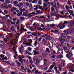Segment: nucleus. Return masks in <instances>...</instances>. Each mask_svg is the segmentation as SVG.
Wrapping results in <instances>:
<instances>
[{"mask_svg":"<svg viewBox=\"0 0 74 74\" xmlns=\"http://www.w3.org/2000/svg\"><path fill=\"white\" fill-rule=\"evenodd\" d=\"M19 10L21 12H23V11H25L26 10L25 8H23L22 9V8H20Z\"/></svg>","mask_w":74,"mask_h":74,"instance_id":"10","label":"nucleus"},{"mask_svg":"<svg viewBox=\"0 0 74 74\" xmlns=\"http://www.w3.org/2000/svg\"><path fill=\"white\" fill-rule=\"evenodd\" d=\"M2 59H3V60H7V57H5L4 58H2Z\"/></svg>","mask_w":74,"mask_h":74,"instance_id":"32","label":"nucleus"},{"mask_svg":"<svg viewBox=\"0 0 74 74\" xmlns=\"http://www.w3.org/2000/svg\"><path fill=\"white\" fill-rule=\"evenodd\" d=\"M53 68V65H51L49 68V69L50 70H51Z\"/></svg>","mask_w":74,"mask_h":74,"instance_id":"37","label":"nucleus"},{"mask_svg":"<svg viewBox=\"0 0 74 74\" xmlns=\"http://www.w3.org/2000/svg\"><path fill=\"white\" fill-rule=\"evenodd\" d=\"M26 5L28 7L29 6V3H26Z\"/></svg>","mask_w":74,"mask_h":74,"instance_id":"58","label":"nucleus"},{"mask_svg":"<svg viewBox=\"0 0 74 74\" xmlns=\"http://www.w3.org/2000/svg\"><path fill=\"white\" fill-rule=\"evenodd\" d=\"M69 54L71 56H73V53H70Z\"/></svg>","mask_w":74,"mask_h":74,"instance_id":"55","label":"nucleus"},{"mask_svg":"<svg viewBox=\"0 0 74 74\" xmlns=\"http://www.w3.org/2000/svg\"><path fill=\"white\" fill-rule=\"evenodd\" d=\"M10 14H8L5 17H4V18L5 19H7L8 18L9 16H10Z\"/></svg>","mask_w":74,"mask_h":74,"instance_id":"31","label":"nucleus"},{"mask_svg":"<svg viewBox=\"0 0 74 74\" xmlns=\"http://www.w3.org/2000/svg\"><path fill=\"white\" fill-rule=\"evenodd\" d=\"M58 58L59 59H62V58H63V57L62 56L59 55L58 56Z\"/></svg>","mask_w":74,"mask_h":74,"instance_id":"23","label":"nucleus"},{"mask_svg":"<svg viewBox=\"0 0 74 74\" xmlns=\"http://www.w3.org/2000/svg\"><path fill=\"white\" fill-rule=\"evenodd\" d=\"M74 13V12H73V10H71L70 13H69L70 15H72V16H74V14H73Z\"/></svg>","mask_w":74,"mask_h":74,"instance_id":"12","label":"nucleus"},{"mask_svg":"<svg viewBox=\"0 0 74 74\" xmlns=\"http://www.w3.org/2000/svg\"><path fill=\"white\" fill-rule=\"evenodd\" d=\"M15 46H14L12 49L13 51H15Z\"/></svg>","mask_w":74,"mask_h":74,"instance_id":"54","label":"nucleus"},{"mask_svg":"<svg viewBox=\"0 0 74 74\" xmlns=\"http://www.w3.org/2000/svg\"><path fill=\"white\" fill-rule=\"evenodd\" d=\"M51 13H52V12H53L54 11V8H53V7L51 8Z\"/></svg>","mask_w":74,"mask_h":74,"instance_id":"44","label":"nucleus"},{"mask_svg":"<svg viewBox=\"0 0 74 74\" xmlns=\"http://www.w3.org/2000/svg\"><path fill=\"white\" fill-rule=\"evenodd\" d=\"M66 56L68 58L70 59V55H69V54H67Z\"/></svg>","mask_w":74,"mask_h":74,"instance_id":"47","label":"nucleus"},{"mask_svg":"<svg viewBox=\"0 0 74 74\" xmlns=\"http://www.w3.org/2000/svg\"><path fill=\"white\" fill-rule=\"evenodd\" d=\"M27 49L29 50V51H30V52H31V51L32 50V48L28 47L27 48Z\"/></svg>","mask_w":74,"mask_h":74,"instance_id":"43","label":"nucleus"},{"mask_svg":"<svg viewBox=\"0 0 74 74\" xmlns=\"http://www.w3.org/2000/svg\"><path fill=\"white\" fill-rule=\"evenodd\" d=\"M62 25H63V24H62V22H61L58 24V26H57V27H60V26H61Z\"/></svg>","mask_w":74,"mask_h":74,"instance_id":"16","label":"nucleus"},{"mask_svg":"<svg viewBox=\"0 0 74 74\" xmlns=\"http://www.w3.org/2000/svg\"><path fill=\"white\" fill-rule=\"evenodd\" d=\"M5 2L7 3V4H10V1L8 0H6Z\"/></svg>","mask_w":74,"mask_h":74,"instance_id":"21","label":"nucleus"},{"mask_svg":"<svg viewBox=\"0 0 74 74\" xmlns=\"http://www.w3.org/2000/svg\"><path fill=\"white\" fill-rule=\"evenodd\" d=\"M60 17L61 18H63V17L62 16L59 15V14H58L57 16H56L57 18H58V17Z\"/></svg>","mask_w":74,"mask_h":74,"instance_id":"26","label":"nucleus"},{"mask_svg":"<svg viewBox=\"0 0 74 74\" xmlns=\"http://www.w3.org/2000/svg\"><path fill=\"white\" fill-rule=\"evenodd\" d=\"M19 4L21 6H22L23 5V3H20Z\"/></svg>","mask_w":74,"mask_h":74,"instance_id":"59","label":"nucleus"},{"mask_svg":"<svg viewBox=\"0 0 74 74\" xmlns=\"http://www.w3.org/2000/svg\"><path fill=\"white\" fill-rule=\"evenodd\" d=\"M36 64H39V61L37 60L36 61Z\"/></svg>","mask_w":74,"mask_h":74,"instance_id":"57","label":"nucleus"},{"mask_svg":"<svg viewBox=\"0 0 74 74\" xmlns=\"http://www.w3.org/2000/svg\"><path fill=\"white\" fill-rule=\"evenodd\" d=\"M38 44V42L37 41H36L35 42L34 44V46H36L37 45V44Z\"/></svg>","mask_w":74,"mask_h":74,"instance_id":"38","label":"nucleus"},{"mask_svg":"<svg viewBox=\"0 0 74 74\" xmlns=\"http://www.w3.org/2000/svg\"><path fill=\"white\" fill-rule=\"evenodd\" d=\"M51 13H52V15H54V16H56H56H57V15H56V14H55V13H53V12H52Z\"/></svg>","mask_w":74,"mask_h":74,"instance_id":"45","label":"nucleus"},{"mask_svg":"<svg viewBox=\"0 0 74 74\" xmlns=\"http://www.w3.org/2000/svg\"><path fill=\"white\" fill-rule=\"evenodd\" d=\"M57 4H56V5H54L53 6V7L59 8V4L58 2H57Z\"/></svg>","mask_w":74,"mask_h":74,"instance_id":"5","label":"nucleus"},{"mask_svg":"<svg viewBox=\"0 0 74 74\" xmlns=\"http://www.w3.org/2000/svg\"><path fill=\"white\" fill-rule=\"evenodd\" d=\"M32 14H36V13L34 12H33L32 13H29L30 16L32 17L33 16V15H32Z\"/></svg>","mask_w":74,"mask_h":74,"instance_id":"9","label":"nucleus"},{"mask_svg":"<svg viewBox=\"0 0 74 74\" xmlns=\"http://www.w3.org/2000/svg\"><path fill=\"white\" fill-rule=\"evenodd\" d=\"M63 49L65 51H67L68 49L66 47H63Z\"/></svg>","mask_w":74,"mask_h":74,"instance_id":"41","label":"nucleus"},{"mask_svg":"<svg viewBox=\"0 0 74 74\" xmlns=\"http://www.w3.org/2000/svg\"><path fill=\"white\" fill-rule=\"evenodd\" d=\"M10 29L13 32H15V28L14 27L13 25H12V27L10 28Z\"/></svg>","mask_w":74,"mask_h":74,"instance_id":"3","label":"nucleus"},{"mask_svg":"<svg viewBox=\"0 0 74 74\" xmlns=\"http://www.w3.org/2000/svg\"><path fill=\"white\" fill-rule=\"evenodd\" d=\"M61 44L63 47H64L66 45L63 42L61 43Z\"/></svg>","mask_w":74,"mask_h":74,"instance_id":"35","label":"nucleus"},{"mask_svg":"<svg viewBox=\"0 0 74 74\" xmlns=\"http://www.w3.org/2000/svg\"><path fill=\"white\" fill-rule=\"evenodd\" d=\"M10 23H11V24H15V23H16L15 22H13V21H11Z\"/></svg>","mask_w":74,"mask_h":74,"instance_id":"42","label":"nucleus"},{"mask_svg":"<svg viewBox=\"0 0 74 74\" xmlns=\"http://www.w3.org/2000/svg\"><path fill=\"white\" fill-rule=\"evenodd\" d=\"M18 58L19 59V62H21V63H22V60H23L22 59V58L21 57V56H18Z\"/></svg>","mask_w":74,"mask_h":74,"instance_id":"6","label":"nucleus"},{"mask_svg":"<svg viewBox=\"0 0 74 74\" xmlns=\"http://www.w3.org/2000/svg\"><path fill=\"white\" fill-rule=\"evenodd\" d=\"M40 12H41V11L39 10H37L36 11V13H40Z\"/></svg>","mask_w":74,"mask_h":74,"instance_id":"51","label":"nucleus"},{"mask_svg":"<svg viewBox=\"0 0 74 74\" xmlns=\"http://www.w3.org/2000/svg\"><path fill=\"white\" fill-rule=\"evenodd\" d=\"M8 7L9 8H11L12 6V5L10 4H9L8 6Z\"/></svg>","mask_w":74,"mask_h":74,"instance_id":"25","label":"nucleus"},{"mask_svg":"<svg viewBox=\"0 0 74 74\" xmlns=\"http://www.w3.org/2000/svg\"><path fill=\"white\" fill-rule=\"evenodd\" d=\"M16 62L18 64V65H21V64L20 63H19V62H18V61H16Z\"/></svg>","mask_w":74,"mask_h":74,"instance_id":"49","label":"nucleus"},{"mask_svg":"<svg viewBox=\"0 0 74 74\" xmlns=\"http://www.w3.org/2000/svg\"><path fill=\"white\" fill-rule=\"evenodd\" d=\"M56 26V25H55V24H51L50 25V27H53V26Z\"/></svg>","mask_w":74,"mask_h":74,"instance_id":"22","label":"nucleus"},{"mask_svg":"<svg viewBox=\"0 0 74 74\" xmlns=\"http://www.w3.org/2000/svg\"><path fill=\"white\" fill-rule=\"evenodd\" d=\"M59 41H62L64 42L65 40H64V39H63L62 37L61 38H60L59 39Z\"/></svg>","mask_w":74,"mask_h":74,"instance_id":"13","label":"nucleus"},{"mask_svg":"<svg viewBox=\"0 0 74 74\" xmlns=\"http://www.w3.org/2000/svg\"><path fill=\"white\" fill-rule=\"evenodd\" d=\"M1 6L3 8H6L7 7L5 6V5H4V4H2Z\"/></svg>","mask_w":74,"mask_h":74,"instance_id":"24","label":"nucleus"},{"mask_svg":"<svg viewBox=\"0 0 74 74\" xmlns=\"http://www.w3.org/2000/svg\"><path fill=\"white\" fill-rule=\"evenodd\" d=\"M73 69H74V68L72 67L70 69H69V70L71 71L72 72V73H74V70H73Z\"/></svg>","mask_w":74,"mask_h":74,"instance_id":"19","label":"nucleus"},{"mask_svg":"<svg viewBox=\"0 0 74 74\" xmlns=\"http://www.w3.org/2000/svg\"><path fill=\"white\" fill-rule=\"evenodd\" d=\"M47 4H50V5H53V3L52 2H51L50 3L49 2H48L47 3Z\"/></svg>","mask_w":74,"mask_h":74,"instance_id":"34","label":"nucleus"},{"mask_svg":"<svg viewBox=\"0 0 74 74\" xmlns=\"http://www.w3.org/2000/svg\"><path fill=\"white\" fill-rule=\"evenodd\" d=\"M3 57H4V55H3V54H1L0 55V58H1L2 59V58H4Z\"/></svg>","mask_w":74,"mask_h":74,"instance_id":"36","label":"nucleus"},{"mask_svg":"<svg viewBox=\"0 0 74 74\" xmlns=\"http://www.w3.org/2000/svg\"><path fill=\"white\" fill-rule=\"evenodd\" d=\"M42 59V57L41 56H39L38 57V60H41V59Z\"/></svg>","mask_w":74,"mask_h":74,"instance_id":"48","label":"nucleus"},{"mask_svg":"<svg viewBox=\"0 0 74 74\" xmlns=\"http://www.w3.org/2000/svg\"><path fill=\"white\" fill-rule=\"evenodd\" d=\"M67 31H68V32H69L70 33H73V31H72L71 30H70V29H68L67 30Z\"/></svg>","mask_w":74,"mask_h":74,"instance_id":"30","label":"nucleus"},{"mask_svg":"<svg viewBox=\"0 0 74 74\" xmlns=\"http://www.w3.org/2000/svg\"><path fill=\"white\" fill-rule=\"evenodd\" d=\"M20 19L21 20H23L24 19V18L22 17H21Z\"/></svg>","mask_w":74,"mask_h":74,"instance_id":"60","label":"nucleus"},{"mask_svg":"<svg viewBox=\"0 0 74 74\" xmlns=\"http://www.w3.org/2000/svg\"><path fill=\"white\" fill-rule=\"evenodd\" d=\"M25 28V26L23 25H21V30H24L25 31H26V29H24Z\"/></svg>","mask_w":74,"mask_h":74,"instance_id":"2","label":"nucleus"},{"mask_svg":"<svg viewBox=\"0 0 74 74\" xmlns=\"http://www.w3.org/2000/svg\"><path fill=\"white\" fill-rule=\"evenodd\" d=\"M62 25L61 27H60V28L61 29H63V28H64V27H65V26L64 25Z\"/></svg>","mask_w":74,"mask_h":74,"instance_id":"40","label":"nucleus"},{"mask_svg":"<svg viewBox=\"0 0 74 74\" xmlns=\"http://www.w3.org/2000/svg\"><path fill=\"white\" fill-rule=\"evenodd\" d=\"M26 45L28 47H31L32 46V43L29 42L27 43L26 44Z\"/></svg>","mask_w":74,"mask_h":74,"instance_id":"7","label":"nucleus"},{"mask_svg":"<svg viewBox=\"0 0 74 74\" xmlns=\"http://www.w3.org/2000/svg\"><path fill=\"white\" fill-rule=\"evenodd\" d=\"M74 21H71L70 22L69 24V26H70V27L71 26H73L74 25Z\"/></svg>","mask_w":74,"mask_h":74,"instance_id":"1","label":"nucleus"},{"mask_svg":"<svg viewBox=\"0 0 74 74\" xmlns=\"http://www.w3.org/2000/svg\"><path fill=\"white\" fill-rule=\"evenodd\" d=\"M61 35L62 36V37H66V34H64L63 33L61 34Z\"/></svg>","mask_w":74,"mask_h":74,"instance_id":"20","label":"nucleus"},{"mask_svg":"<svg viewBox=\"0 0 74 74\" xmlns=\"http://www.w3.org/2000/svg\"><path fill=\"white\" fill-rule=\"evenodd\" d=\"M16 39H14L13 40H12L10 41V43L11 44H12L13 45H14V42H16Z\"/></svg>","mask_w":74,"mask_h":74,"instance_id":"4","label":"nucleus"},{"mask_svg":"<svg viewBox=\"0 0 74 74\" xmlns=\"http://www.w3.org/2000/svg\"><path fill=\"white\" fill-rule=\"evenodd\" d=\"M0 45H4V43L3 41H1L0 42Z\"/></svg>","mask_w":74,"mask_h":74,"instance_id":"29","label":"nucleus"},{"mask_svg":"<svg viewBox=\"0 0 74 74\" xmlns=\"http://www.w3.org/2000/svg\"><path fill=\"white\" fill-rule=\"evenodd\" d=\"M47 65V64L46 63H44V66L45 67Z\"/></svg>","mask_w":74,"mask_h":74,"instance_id":"56","label":"nucleus"},{"mask_svg":"<svg viewBox=\"0 0 74 74\" xmlns=\"http://www.w3.org/2000/svg\"><path fill=\"white\" fill-rule=\"evenodd\" d=\"M65 8L66 10H69V6H65Z\"/></svg>","mask_w":74,"mask_h":74,"instance_id":"46","label":"nucleus"},{"mask_svg":"<svg viewBox=\"0 0 74 74\" xmlns=\"http://www.w3.org/2000/svg\"><path fill=\"white\" fill-rule=\"evenodd\" d=\"M29 62L30 63H31V64H33V61H32V60H30Z\"/></svg>","mask_w":74,"mask_h":74,"instance_id":"52","label":"nucleus"},{"mask_svg":"<svg viewBox=\"0 0 74 74\" xmlns=\"http://www.w3.org/2000/svg\"><path fill=\"white\" fill-rule=\"evenodd\" d=\"M46 52H49V53L50 52V51H49V49L48 48H46Z\"/></svg>","mask_w":74,"mask_h":74,"instance_id":"33","label":"nucleus"},{"mask_svg":"<svg viewBox=\"0 0 74 74\" xmlns=\"http://www.w3.org/2000/svg\"><path fill=\"white\" fill-rule=\"evenodd\" d=\"M11 74H16V73H15V72H11Z\"/></svg>","mask_w":74,"mask_h":74,"instance_id":"64","label":"nucleus"},{"mask_svg":"<svg viewBox=\"0 0 74 74\" xmlns=\"http://www.w3.org/2000/svg\"><path fill=\"white\" fill-rule=\"evenodd\" d=\"M9 36L10 37L12 38L14 37V34H10L9 35Z\"/></svg>","mask_w":74,"mask_h":74,"instance_id":"18","label":"nucleus"},{"mask_svg":"<svg viewBox=\"0 0 74 74\" xmlns=\"http://www.w3.org/2000/svg\"><path fill=\"white\" fill-rule=\"evenodd\" d=\"M64 13V12H63V11H62L60 12V13L61 14H63Z\"/></svg>","mask_w":74,"mask_h":74,"instance_id":"63","label":"nucleus"},{"mask_svg":"<svg viewBox=\"0 0 74 74\" xmlns=\"http://www.w3.org/2000/svg\"><path fill=\"white\" fill-rule=\"evenodd\" d=\"M65 63L63 62L61 64V66H65Z\"/></svg>","mask_w":74,"mask_h":74,"instance_id":"28","label":"nucleus"},{"mask_svg":"<svg viewBox=\"0 0 74 74\" xmlns=\"http://www.w3.org/2000/svg\"><path fill=\"white\" fill-rule=\"evenodd\" d=\"M33 52L36 55H38V54H39L38 52L36 50H34Z\"/></svg>","mask_w":74,"mask_h":74,"instance_id":"14","label":"nucleus"},{"mask_svg":"<svg viewBox=\"0 0 74 74\" xmlns=\"http://www.w3.org/2000/svg\"><path fill=\"white\" fill-rule=\"evenodd\" d=\"M13 3L15 4H18V1H13Z\"/></svg>","mask_w":74,"mask_h":74,"instance_id":"39","label":"nucleus"},{"mask_svg":"<svg viewBox=\"0 0 74 74\" xmlns=\"http://www.w3.org/2000/svg\"><path fill=\"white\" fill-rule=\"evenodd\" d=\"M43 8L45 9L46 8V7H47V4L46 3H43Z\"/></svg>","mask_w":74,"mask_h":74,"instance_id":"15","label":"nucleus"},{"mask_svg":"<svg viewBox=\"0 0 74 74\" xmlns=\"http://www.w3.org/2000/svg\"><path fill=\"white\" fill-rule=\"evenodd\" d=\"M14 9L12 8V9H11V10H10V11L11 12H13L14 11Z\"/></svg>","mask_w":74,"mask_h":74,"instance_id":"61","label":"nucleus"},{"mask_svg":"<svg viewBox=\"0 0 74 74\" xmlns=\"http://www.w3.org/2000/svg\"><path fill=\"white\" fill-rule=\"evenodd\" d=\"M67 23H68V22L67 21H64V23H62V25H64Z\"/></svg>","mask_w":74,"mask_h":74,"instance_id":"27","label":"nucleus"},{"mask_svg":"<svg viewBox=\"0 0 74 74\" xmlns=\"http://www.w3.org/2000/svg\"><path fill=\"white\" fill-rule=\"evenodd\" d=\"M34 29H36V28H35L34 27H31L29 29L31 31H34Z\"/></svg>","mask_w":74,"mask_h":74,"instance_id":"11","label":"nucleus"},{"mask_svg":"<svg viewBox=\"0 0 74 74\" xmlns=\"http://www.w3.org/2000/svg\"><path fill=\"white\" fill-rule=\"evenodd\" d=\"M12 8L13 9V10H17V9L15 7H13Z\"/></svg>","mask_w":74,"mask_h":74,"instance_id":"53","label":"nucleus"},{"mask_svg":"<svg viewBox=\"0 0 74 74\" xmlns=\"http://www.w3.org/2000/svg\"><path fill=\"white\" fill-rule=\"evenodd\" d=\"M28 41H29L31 43H32V40L31 39H29V40H28Z\"/></svg>","mask_w":74,"mask_h":74,"instance_id":"50","label":"nucleus"},{"mask_svg":"<svg viewBox=\"0 0 74 74\" xmlns=\"http://www.w3.org/2000/svg\"><path fill=\"white\" fill-rule=\"evenodd\" d=\"M56 71V73H57V74H60V73L59 71L58 70H57V71Z\"/></svg>","mask_w":74,"mask_h":74,"instance_id":"62","label":"nucleus"},{"mask_svg":"<svg viewBox=\"0 0 74 74\" xmlns=\"http://www.w3.org/2000/svg\"><path fill=\"white\" fill-rule=\"evenodd\" d=\"M71 64H69L67 66V67L68 69H70L71 68H72V67H71Z\"/></svg>","mask_w":74,"mask_h":74,"instance_id":"8","label":"nucleus"},{"mask_svg":"<svg viewBox=\"0 0 74 74\" xmlns=\"http://www.w3.org/2000/svg\"><path fill=\"white\" fill-rule=\"evenodd\" d=\"M32 34L34 36H37V33L33 32L32 33Z\"/></svg>","mask_w":74,"mask_h":74,"instance_id":"17","label":"nucleus"}]
</instances>
